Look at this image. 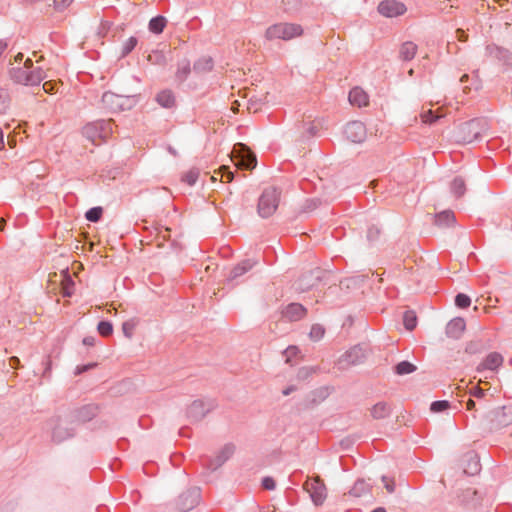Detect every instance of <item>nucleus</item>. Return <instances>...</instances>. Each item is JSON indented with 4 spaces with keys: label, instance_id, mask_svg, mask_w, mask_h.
I'll return each instance as SVG.
<instances>
[{
    "label": "nucleus",
    "instance_id": "nucleus-1",
    "mask_svg": "<svg viewBox=\"0 0 512 512\" xmlns=\"http://www.w3.org/2000/svg\"><path fill=\"white\" fill-rule=\"evenodd\" d=\"M48 426L52 429L51 437L56 443H61L75 435L77 425L68 414L49 419Z\"/></svg>",
    "mask_w": 512,
    "mask_h": 512
},
{
    "label": "nucleus",
    "instance_id": "nucleus-2",
    "mask_svg": "<svg viewBox=\"0 0 512 512\" xmlns=\"http://www.w3.org/2000/svg\"><path fill=\"white\" fill-rule=\"evenodd\" d=\"M113 133L112 119H101L87 123L82 128V134L93 144L106 141Z\"/></svg>",
    "mask_w": 512,
    "mask_h": 512
},
{
    "label": "nucleus",
    "instance_id": "nucleus-3",
    "mask_svg": "<svg viewBox=\"0 0 512 512\" xmlns=\"http://www.w3.org/2000/svg\"><path fill=\"white\" fill-rule=\"evenodd\" d=\"M10 79L16 83L25 86H38L47 78V73L42 67H36L33 70L25 68H11L9 70Z\"/></svg>",
    "mask_w": 512,
    "mask_h": 512
},
{
    "label": "nucleus",
    "instance_id": "nucleus-4",
    "mask_svg": "<svg viewBox=\"0 0 512 512\" xmlns=\"http://www.w3.org/2000/svg\"><path fill=\"white\" fill-rule=\"evenodd\" d=\"M303 29L299 24L277 23L269 26L265 32V38L269 41L280 39L284 41L291 40L301 36Z\"/></svg>",
    "mask_w": 512,
    "mask_h": 512
},
{
    "label": "nucleus",
    "instance_id": "nucleus-5",
    "mask_svg": "<svg viewBox=\"0 0 512 512\" xmlns=\"http://www.w3.org/2000/svg\"><path fill=\"white\" fill-rule=\"evenodd\" d=\"M367 355L368 347L366 345H355L337 359L335 366L338 370H347L351 366L362 364L366 360Z\"/></svg>",
    "mask_w": 512,
    "mask_h": 512
},
{
    "label": "nucleus",
    "instance_id": "nucleus-6",
    "mask_svg": "<svg viewBox=\"0 0 512 512\" xmlns=\"http://www.w3.org/2000/svg\"><path fill=\"white\" fill-rule=\"evenodd\" d=\"M281 192L275 187L264 189L258 201V213L262 218H268L274 214L280 199Z\"/></svg>",
    "mask_w": 512,
    "mask_h": 512
},
{
    "label": "nucleus",
    "instance_id": "nucleus-7",
    "mask_svg": "<svg viewBox=\"0 0 512 512\" xmlns=\"http://www.w3.org/2000/svg\"><path fill=\"white\" fill-rule=\"evenodd\" d=\"M101 102L103 107L112 113L131 109L134 105V99L132 97L118 95L110 91L102 95Z\"/></svg>",
    "mask_w": 512,
    "mask_h": 512
},
{
    "label": "nucleus",
    "instance_id": "nucleus-8",
    "mask_svg": "<svg viewBox=\"0 0 512 512\" xmlns=\"http://www.w3.org/2000/svg\"><path fill=\"white\" fill-rule=\"evenodd\" d=\"M235 445L232 443L225 444L218 454L214 457H202L201 464L204 468L210 471H215L221 467L227 460H229L235 452Z\"/></svg>",
    "mask_w": 512,
    "mask_h": 512
},
{
    "label": "nucleus",
    "instance_id": "nucleus-9",
    "mask_svg": "<svg viewBox=\"0 0 512 512\" xmlns=\"http://www.w3.org/2000/svg\"><path fill=\"white\" fill-rule=\"evenodd\" d=\"M303 488L309 493L312 502L316 506H320L324 503L327 497L326 486L319 476L308 478Z\"/></svg>",
    "mask_w": 512,
    "mask_h": 512
},
{
    "label": "nucleus",
    "instance_id": "nucleus-10",
    "mask_svg": "<svg viewBox=\"0 0 512 512\" xmlns=\"http://www.w3.org/2000/svg\"><path fill=\"white\" fill-rule=\"evenodd\" d=\"M216 407L214 400H194L187 408L186 414L191 422L202 420L210 411Z\"/></svg>",
    "mask_w": 512,
    "mask_h": 512
},
{
    "label": "nucleus",
    "instance_id": "nucleus-11",
    "mask_svg": "<svg viewBox=\"0 0 512 512\" xmlns=\"http://www.w3.org/2000/svg\"><path fill=\"white\" fill-rule=\"evenodd\" d=\"M234 162L235 165L242 170H252L256 167L257 159L255 154L249 150L245 145L238 144V148H234Z\"/></svg>",
    "mask_w": 512,
    "mask_h": 512
},
{
    "label": "nucleus",
    "instance_id": "nucleus-12",
    "mask_svg": "<svg viewBox=\"0 0 512 512\" xmlns=\"http://www.w3.org/2000/svg\"><path fill=\"white\" fill-rule=\"evenodd\" d=\"M99 413V406L96 404H87L82 407L71 410L67 413L73 422L78 426L86 423L96 417Z\"/></svg>",
    "mask_w": 512,
    "mask_h": 512
},
{
    "label": "nucleus",
    "instance_id": "nucleus-13",
    "mask_svg": "<svg viewBox=\"0 0 512 512\" xmlns=\"http://www.w3.org/2000/svg\"><path fill=\"white\" fill-rule=\"evenodd\" d=\"M201 493L197 487L190 488L183 492L177 499V508L181 512H188L198 505Z\"/></svg>",
    "mask_w": 512,
    "mask_h": 512
},
{
    "label": "nucleus",
    "instance_id": "nucleus-14",
    "mask_svg": "<svg viewBox=\"0 0 512 512\" xmlns=\"http://www.w3.org/2000/svg\"><path fill=\"white\" fill-rule=\"evenodd\" d=\"M343 134L352 143H362L367 137V130L361 121H351L345 125Z\"/></svg>",
    "mask_w": 512,
    "mask_h": 512
},
{
    "label": "nucleus",
    "instance_id": "nucleus-15",
    "mask_svg": "<svg viewBox=\"0 0 512 512\" xmlns=\"http://www.w3.org/2000/svg\"><path fill=\"white\" fill-rule=\"evenodd\" d=\"M481 120L472 119L461 126V140L465 143H471L479 140L482 135V128L480 126Z\"/></svg>",
    "mask_w": 512,
    "mask_h": 512
},
{
    "label": "nucleus",
    "instance_id": "nucleus-16",
    "mask_svg": "<svg viewBox=\"0 0 512 512\" xmlns=\"http://www.w3.org/2000/svg\"><path fill=\"white\" fill-rule=\"evenodd\" d=\"M378 12L388 18L403 15L406 12V6L396 0H383L378 5Z\"/></svg>",
    "mask_w": 512,
    "mask_h": 512
},
{
    "label": "nucleus",
    "instance_id": "nucleus-17",
    "mask_svg": "<svg viewBox=\"0 0 512 512\" xmlns=\"http://www.w3.org/2000/svg\"><path fill=\"white\" fill-rule=\"evenodd\" d=\"M307 314V309L300 303H290L282 311V317L290 322L299 321Z\"/></svg>",
    "mask_w": 512,
    "mask_h": 512
},
{
    "label": "nucleus",
    "instance_id": "nucleus-18",
    "mask_svg": "<svg viewBox=\"0 0 512 512\" xmlns=\"http://www.w3.org/2000/svg\"><path fill=\"white\" fill-rule=\"evenodd\" d=\"M465 326L466 324L463 318H454L446 325V335L449 338L459 339L465 330Z\"/></svg>",
    "mask_w": 512,
    "mask_h": 512
},
{
    "label": "nucleus",
    "instance_id": "nucleus-19",
    "mask_svg": "<svg viewBox=\"0 0 512 512\" xmlns=\"http://www.w3.org/2000/svg\"><path fill=\"white\" fill-rule=\"evenodd\" d=\"M256 264V261L251 259H245L238 263L230 272L229 280L234 281L243 276L245 273L250 271Z\"/></svg>",
    "mask_w": 512,
    "mask_h": 512
},
{
    "label": "nucleus",
    "instance_id": "nucleus-20",
    "mask_svg": "<svg viewBox=\"0 0 512 512\" xmlns=\"http://www.w3.org/2000/svg\"><path fill=\"white\" fill-rule=\"evenodd\" d=\"M502 362V355L497 352H492L486 356L483 362L479 365L478 370L488 369L494 371L502 364Z\"/></svg>",
    "mask_w": 512,
    "mask_h": 512
},
{
    "label": "nucleus",
    "instance_id": "nucleus-21",
    "mask_svg": "<svg viewBox=\"0 0 512 512\" xmlns=\"http://www.w3.org/2000/svg\"><path fill=\"white\" fill-rule=\"evenodd\" d=\"M349 101L352 105L363 107L368 104V95L359 87H354L349 92Z\"/></svg>",
    "mask_w": 512,
    "mask_h": 512
},
{
    "label": "nucleus",
    "instance_id": "nucleus-22",
    "mask_svg": "<svg viewBox=\"0 0 512 512\" xmlns=\"http://www.w3.org/2000/svg\"><path fill=\"white\" fill-rule=\"evenodd\" d=\"M156 101L160 106L167 109L173 108L176 103L174 93L169 89L159 92L156 95Z\"/></svg>",
    "mask_w": 512,
    "mask_h": 512
},
{
    "label": "nucleus",
    "instance_id": "nucleus-23",
    "mask_svg": "<svg viewBox=\"0 0 512 512\" xmlns=\"http://www.w3.org/2000/svg\"><path fill=\"white\" fill-rule=\"evenodd\" d=\"M214 67V61L210 56H202L193 65L195 73H207L210 72Z\"/></svg>",
    "mask_w": 512,
    "mask_h": 512
},
{
    "label": "nucleus",
    "instance_id": "nucleus-24",
    "mask_svg": "<svg viewBox=\"0 0 512 512\" xmlns=\"http://www.w3.org/2000/svg\"><path fill=\"white\" fill-rule=\"evenodd\" d=\"M370 413L373 419H384L390 415L391 407L386 402H378L371 408Z\"/></svg>",
    "mask_w": 512,
    "mask_h": 512
},
{
    "label": "nucleus",
    "instance_id": "nucleus-25",
    "mask_svg": "<svg viewBox=\"0 0 512 512\" xmlns=\"http://www.w3.org/2000/svg\"><path fill=\"white\" fill-rule=\"evenodd\" d=\"M416 52H417V45L414 42L407 41L402 44L400 51H399V57L403 61H410L415 57Z\"/></svg>",
    "mask_w": 512,
    "mask_h": 512
},
{
    "label": "nucleus",
    "instance_id": "nucleus-26",
    "mask_svg": "<svg viewBox=\"0 0 512 512\" xmlns=\"http://www.w3.org/2000/svg\"><path fill=\"white\" fill-rule=\"evenodd\" d=\"M455 215L451 210H445L435 216V224L439 227H449L455 223Z\"/></svg>",
    "mask_w": 512,
    "mask_h": 512
},
{
    "label": "nucleus",
    "instance_id": "nucleus-27",
    "mask_svg": "<svg viewBox=\"0 0 512 512\" xmlns=\"http://www.w3.org/2000/svg\"><path fill=\"white\" fill-rule=\"evenodd\" d=\"M329 395L328 388L321 387L312 391L306 398L307 406L316 405L326 399Z\"/></svg>",
    "mask_w": 512,
    "mask_h": 512
},
{
    "label": "nucleus",
    "instance_id": "nucleus-28",
    "mask_svg": "<svg viewBox=\"0 0 512 512\" xmlns=\"http://www.w3.org/2000/svg\"><path fill=\"white\" fill-rule=\"evenodd\" d=\"M371 484L364 479H358L355 481L353 487L350 489L349 494L354 497H361L369 493Z\"/></svg>",
    "mask_w": 512,
    "mask_h": 512
},
{
    "label": "nucleus",
    "instance_id": "nucleus-29",
    "mask_svg": "<svg viewBox=\"0 0 512 512\" xmlns=\"http://www.w3.org/2000/svg\"><path fill=\"white\" fill-rule=\"evenodd\" d=\"M191 72V65L188 59H183L177 64V71L175 74L176 79L179 82H184Z\"/></svg>",
    "mask_w": 512,
    "mask_h": 512
},
{
    "label": "nucleus",
    "instance_id": "nucleus-30",
    "mask_svg": "<svg viewBox=\"0 0 512 512\" xmlns=\"http://www.w3.org/2000/svg\"><path fill=\"white\" fill-rule=\"evenodd\" d=\"M450 190L456 198L462 197L466 192V184L462 177L457 176L450 184Z\"/></svg>",
    "mask_w": 512,
    "mask_h": 512
},
{
    "label": "nucleus",
    "instance_id": "nucleus-31",
    "mask_svg": "<svg viewBox=\"0 0 512 512\" xmlns=\"http://www.w3.org/2000/svg\"><path fill=\"white\" fill-rule=\"evenodd\" d=\"M167 20L164 16L158 15L149 21L148 28L154 34H160L166 27Z\"/></svg>",
    "mask_w": 512,
    "mask_h": 512
},
{
    "label": "nucleus",
    "instance_id": "nucleus-32",
    "mask_svg": "<svg viewBox=\"0 0 512 512\" xmlns=\"http://www.w3.org/2000/svg\"><path fill=\"white\" fill-rule=\"evenodd\" d=\"M481 465L479 463L478 457L476 454L468 455V464L464 468V473L467 475H476L480 472Z\"/></svg>",
    "mask_w": 512,
    "mask_h": 512
},
{
    "label": "nucleus",
    "instance_id": "nucleus-33",
    "mask_svg": "<svg viewBox=\"0 0 512 512\" xmlns=\"http://www.w3.org/2000/svg\"><path fill=\"white\" fill-rule=\"evenodd\" d=\"M417 367L409 361H401L394 366L397 375H406L416 371Z\"/></svg>",
    "mask_w": 512,
    "mask_h": 512
},
{
    "label": "nucleus",
    "instance_id": "nucleus-34",
    "mask_svg": "<svg viewBox=\"0 0 512 512\" xmlns=\"http://www.w3.org/2000/svg\"><path fill=\"white\" fill-rule=\"evenodd\" d=\"M282 5L285 12L293 14L302 8V0H282Z\"/></svg>",
    "mask_w": 512,
    "mask_h": 512
},
{
    "label": "nucleus",
    "instance_id": "nucleus-35",
    "mask_svg": "<svg viewBox=\"0 0 512 512\" xmlns=\"http://www.w3.org/2000/svg\"><path fill=\"white\" fill-rule=\"evenodd\" d=\"M147 60L152 65L164 66L167 63L166 56L162 51H153L148 55Z\"/></svg>",
    "mask_w": 512,
    "mask_h": 512
},
{
    "label": "nucleus",
    "instance_id": "nucleus-36",
    "mask_svg": "<svg viewBox=\"0 0 512 512\" xmlns=\"http://www.w3.org/2000/svg\"><path fill=\"white\" fill-rule=\"evenodd\" d=\"M403 323L407 330L412 331L417 325V317L413 311H405L403 315Z\"/></svg>",
    "mask_w": 512,
    "mask_h": 512
},
{
    "label": "nucleus",
    "instance_id": "nucleus-37",
    "mask_svg": "<svg viewBox=\"0 0 512 512\" xmlns=\"http://www.w3.org/2000/svg\"><path fill=\"white\" fill-rule=\"evenodd\" d=\"M102 215H103L102 207L97 206V207L90 208L85 213V218L90 222L96 223L102 218Z\"/></svg>",
    "mask_w": 512,
    "mask_h": 512
},
{
    "label": "nucleus",
    "instance_id": "nucleus-38",
    "mask_svg": "<svg viewBox=\"0 0 512 512\" xmlns=\"http://www.w3.org/2000/svg\"><path fill=\"white\" fill-rule=\"evenodd\" d=\"M200 171L197 168H192L182 176V181L187 183L189 186H193L198 180Z\"/></svg>",
    "mask_w": 512,
    "mask_h": 512
},
{
    "label": "nucleus",
    "instance_id": "nucleus-39",
    "mask_svg": "<svg viewBox=\"0 0 512 512\" xmlns=\"http://www.w3.org/2000/svg\"><path fill=\"white\" fill-rule=\"evenodd\" d=\"M99 334L103 337H108L113 333V325L109 321H100L97 326Z\"/></svg>",
    "mask_w": 512,
    "mask_h": 512
},
{
    "label": "nucleus",
    "instance_id": "nucleus-40",
    "mask_svg": "<svg viewBox=\"0 0 512 512\" xmlns=\"http://www.w3.org/2000/svg\"><path fill=\"white\" fill-rule=\"evenodd\" d=\"M137 43H138V40L136 37L132 36V37L128 38L123 44L121 56L126 57L128 54H130L133 51V49L136 47Z\"/></svg>",
    "mask_w": 512,
    "mask_h": 512
},
{
    "label": "nucleus",
    "instance_id": "nucleus-41",
    "mask_svg": "<svg viewBox=\"0 0 512 512\" xmlns=\"http://www.w3.org/2000/svg\"><path fill=\"white\" fill-rule=\"evenodd\" d=\"M450 408V403L447 400L433 401L430 406V410L434 413L443 412Z\"/></svg>",
    "mask_w": 512,
    "mask_h": 512
},
{
    "label": "nucleus",
    "instance_id": "nucleus-42",
    "mask_svg": "<svg viewBox=\"0 0 512 512\" xmlns=\"http://www.w3.org/2000/svg\"><path fill=\"white\" fill-rule=\"evenodd\" d=\"M303 137L310 138L318 134L319 128L314 122H309L303 125Z\"/></svg>",
    "mask_w": 512,
    "mask_h": 512
},
{
    "label": "nucleus",
    "instance_id": "nucleus-43",
    "mask_svg": "<svg viewBox=\"0 0 512 512\" xmlns=\"http://www.w3.org/2000/svg\"><path fill=\"white\" fill-rule=\"evenodd\" d=\"M441 116L436 111L427 110L421 114L422 121L427 124L435 123Z\"/></svg>",
    "mask_w": 512,
    "mask_h": 512
},
{
    "label": "nucleus",
    "instance_id": "nucleus-44",
    "mask_svg": "<svg viewBox=\"0 0 512 512\" xmlns=\"http://www.w3.org/2000/svg\"><path fill=\"white\" fill-rule=\"evenodd\" d=\"M325 330L320 324H314L310 330V338L318 341L324 336Z\"/></svg>",
    "mask_w": 512,
    "mask_h": 512
},
{
    "label": "nucleus",
    "instance_id": "nucleus-45",
    "mask_svg": "<svg viewBox=\"0 0 512 512\" xmlns=\"http://www.w3.org/2000/svg\"><path fill=\"white\" fill-rule=\"evenodd\" d=\"M471 304L469 296L463 293H459L455 297V305L459 308H468Z\"/></svg>",
    "mask_w": 512,
    "mask_h": 512
},
{
    "label": "nucleus",
    "instance_id": "nucleus-46",
    "mask_svg": "<svg viewBox=\"0 0 512 512\" xmlns=\"http://www.w3.org/2000/svg\"><path fill=\"white\" fill-rule=\"evenodd\" d=\"M9 102V93L5 89L0 88V113H4L7 110Z\"/></svg>",
    "mask_w": 512,
    "mask_h": 512
},
{
    "label": "nucleus",
    "instance_id": "nucleus-47",
    "mask_svg": "<svg viewBox=\"0 0 512 512\" xmlns=\"http://www.w3.org/2000/svg\"><path fill=\"white\" fill-rule=\"evenodd\" d=\"M300 353V350L296 346H289L284 352L285 362L291 363L292 358L296 357Z\"/></svg>",
    "mask_w": 512,
    "mask_h": 512
},
{
    "label": "nucleus",
    "instance_id": "nucleus-48",
    "mask_svg": "<svg viewBox=\"0 0 512 512\" xmlns=\"http://www.w3.org/2000/svg\"><path fill=\"white\" fill-rule=\"evenodd\" d=\"M134 329H135V323L133 321H125L123 324H122V331H123V334L127 337V338H132L133 336V333H134Z\"/></svg>",
    "mask_w": 512,
    "mask_h": 512
},
{
    "label": "nucleus",
    "instance_id": "nucleus-49",
    "mask_svg": "<svg viewBox=\"0 0 512 512\" xmlns=\"http://www.w3.org/2000/svg\"><path fill=\"white\" fill-rule=\"evenodd\" d=\"M315 371L316 369L314 367H302L298 370L297 378L300 380H305L313 373H315Z\"/></svg>",
    "mask_w": 512,
    "mask_h": 512
},
{
    "label": "nucleus",
    "instance_id": "nucleus-50",
    "mask_svg": "<svg viewBox=\"0 0 512 512\" xmlns=\"http://www.w3.org/2000/svg\"><path fill=\"white\" fill-rule=\"evenodd\" d=\"M380 236V229L376 226H370L367 230V239L370 242L376 241Z\"/></svg>",
    "mask_w": 512,
    "mask_h": 512
},
{
    "label": "nucleus",
    "instance_id": "nucleus-51",
    "mask_svg": "<svg viewBox=\"0 0 512 512\" xmlns=\"http://www.w3.org/2000/svg\"><path fill=\"white\" fill-rule=\"evenodd\" d=\"M73 286H74L73 280L71 279V277L69 275H67L66 278H65V282L63 284V295L67 296V297H70L72 295L71 288Z\"/></svg>",
    "mask_w": 512,
    "mask_h": 512
},
{
    "label": "nucleus",
    "instance_id": "nucleus-52",
    "mask_svg": "<svg viewBox=\"0 0 512 512\" xmlns=\"http://www.w3.org/2000/svg\"><path fill=\"white\" fill-rule=\"evenodd\" d=\"M219 170L222 174V178H226V182H231L234 179V172H232L228 166L223 165Z\"/></svg>",
    "mask_w": 512,
    "mask_h": 512
},
{
    "label": "nucleus",
    "instance_id": "nucleus-53",
    "mask_svg": "<svg viewBox=\"0 0 512 512\" xmlns=\"http://www.w3.org/2000/svg\"><path fill=\"white\" fill-rule=\"evenodd\" d=\"M262 487L265 490H274L276 487L275 480L272 477H264L262 479Z\"/></svg>",
    "mask_w": 512,
    "mask_h": 512
},
{
    "label": "nucleus",
    "instance_id": "nucleus-54",
    "mask_svg": "<svg viewBox=\"0 0 512 512\" xmlns=\"http://www.w3.org/2000/svg\"><path fill=\"white\" fill-rule=\"evenodd\" d=\"M469 394L470 396L472 397H475V398H478V399H481L484 397L485 395V390H483L482 388L478 387V386H474L470 389L469 391Z\"/></svg>",
    "mask_w": 512,
    "mask_h": 512
},
{
    "label": "nucleus",
    "instance_id": "nucleus-55",
    "mask_svg": "<svg viewBox=\"0 0 512 512\" xmlns=\"http://www.w3.org/2000/svg\"><path fill=\"white\" fill-rule=\"evenodd\" d=\"M73 0H54V6L56 10L62 11L66 9Z\"/></svg>",
    "mask_w": 512,
    "mask_h": 512
},
{
    "label": "nucleus",
    "instance_id": "nucleus-56",
    "mask_svg": "<svg viewBox=\"0 0 512 512\" xmlns=\"http://www.w3.org/2000/svg\"><path fill=\"white\" fill-rule=\"evenodd\" d=\"M97 366V363H89V364H85V365H79L76 367L75 369V374L76 375H80L84 372H87L88 370L94 368Z\"/></svg>",
    "mask_w": 512,
    "mask_h": 512
},
{
    "label": "nucleus",
    "instance_id": "nucleus-57",
    "mask_svg": "<svg viewBox=\"0 0 512 512\" xmlns=\"http://www.w3.org/2000/svg\"><path fill=\"white\" fill-rule=\"evenodd\" d=\"M382 481L385 484V488L388 493H393L395 491V483L393 480L389 479L387 476H382Z\"/></svg>",
    "mask_w": 512,
    "mask_h": 512
},
{
    "label": "nucleus",
    "instance_id": "nucleus-58",
    "mask_svg": "<svg viewBox=\"0 0 512 512\" xmlns=\"http://www.w3.org/2000/svg\"><path fill=\"white\" fill-rule=\"evenodd\" d=\"M55 87H56V83L54 81H46L43 84V90L49 94L53 93V91L55 90Z\"/></svg>",
    "mask_w": 512,
    "mask_h": 512
},
{
    "label": "nucleus",
    "instance_id": "nucleus-59",
    "mask_svg": "<svg viewBox=\"0 0 512 512\" xmlns=\"http://www.w3.org/2000/svg\"><path fill=\"white\" fill-rule=\"evenodd\" d=\"M456 36H457V39L460 41V42H466L467 39H468V35L465 33L464 30L462 29H457L456 30Z\"/></svg>",
    "mask_w": 512,
    "mask_h": 512
},
{
    "label": "nucleus",
    "instance_id": "nucleus-60",
    "mask_svg": "<svg viewBox=\"0 0 512 512\" xmlns=\"http://www.w3.org/2000/svg\"><path fill=\"white\" fill-rule=\"evenodd\" d=\"M9 364L12 368L14 369H18L20 368V360L18 357L16 356H12L10 359H9Z\"/></svg>",
    "mask_w": 512,
    "mask_h": 512
},
{
    "label": "nucleus",
    "instance_id": "nucleus-61",
    "mask_svg": "<svg viewBox=\"0 0 512 512\" xmlns=\"http://www.w3.org/2000/svg\"><path fill=\"white\" fill-rule=\"evenodd\" d=\"M466 410H468V411H476V403L471 398H469L466 401Z\"/></svg>",
    "mask_w": 512,
    "mask_h": 512
},
{
    "label": "nucleus",
    "instance_id": "nucleus-62",
    "mask_svg": "<svg viewBox=\"0 0 512 512\" xmlns=\"http://www.w3.org/2000/svg\"><path fill=\"white\" fill-rule=\"evenodd\" d=\"M21 68H25L27 70H33L35 69L36 67H34V64H33V61L31 58H27L25 61H24V65L21 67Z\"/></svg>",
    "mask_w": 512,
    "mask_h": 512
},
{
    "label": "nucleus",
    "instance_id": "nucleus-63",
    "mask_svg": "<svg viewBox=\"0 0 512 512\" xmlns=\"http://www.w3.org/2000/svg\"><path fill=\"white\" fill-rule=\"evenodd\" d=\"M83 344L85 346H94L95 338L93 336H87L83 338Z\"/></svg>",
    "mask_w": 512,
    "mask_h": 512
},
{
    "label": "nucleus",
    "instance_id": "nucleus-64",
    "mask_svg": "<svg viewBox=\"0 0 512 512\" xmlns=\"http://www.w3.org/2000/svg\"><path fill=\"white\" fill-rule=\"evenodd\" d=\"M296 391V386L290 385L287 388H285L282 393L284 396L290 395L292 392Z\"/></svg>",
    "mask_w": 512,
    "mask_h": 512
}]
</instances>
